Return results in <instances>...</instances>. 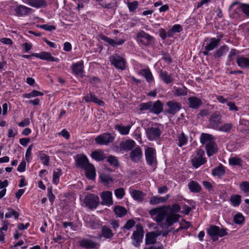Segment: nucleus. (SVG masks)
<instances>
[{"mask_svg":"<svg viewBox=\"0 0 249 249\" xmlns=\"http://www.w3.org/2000/svg\"><path fill=\"white\" fill-rule=\"evenodd\" d=\"M168 211V215L165 219V222L160 224V227L163 229H166L172 226L174 223L178 220L179 215L177 213L180 210L179 205L175 204L172 207L168 206L165 207Z\"/></svg>","mask_w":249,"mask_h":249,"instance_id":"f257e3e1","label":"nucleus"},{"mask_svg":"<svg viewBox=\"0 0 249 249\" xmlns=\"http://www.w3.org/2000/svg\"><path fill=\"white\" fill-rule=\"evenodd\" d=\"M162 125L158 123L155 124L151 127H147L145 129L147 139L151 141L160 139L162 133Z\"/></svg>","mask_w":249,"mask_h":249,"instance_id":"f03ea898","label":"nucleus"},{"mask_svg":"<svg viewBox=\"0 0 249 249\" xmlns=\"http://www.w3.org/2000/svg\"><path fill=\"white\" fill-rule=\"evenodd\" d=\"M149 213L151 216H156L153 219L155 221L158 223H160V224L165 218H167L168 215V211L166 210L165 206L159 207L154 208L149 211Z\"/></svg>","mask_w":249,"mask_h":249,"instance_id":"7ed1b4c3","label":"nucleus"},{"mask_svg":"<svg viewBox=\"0 0 249 249\" xmlns=\"http://www.w3.org/2000/svg\"><path fill=\"white\" fill-rule=\"evenodd\" d=\"M208 234L211 237L213 241H216L218 237H223L228 234L226 230L220 229L215 225H211L207 230Z\"/></svg>","mask_w":249,"mask_h":249,"instance_id":"20e7f679","label":"nucleus"},{"mask_svg":"<svg viewBox=\"0 0 249 249\" xmlns=\"http://www.w3.org/2000/svg\"><path fill=\"white\" fill-rule=\"evenodd\" d=\"M204 150L200 149H197L196 154L192 156L191 158V162L194 167L197 168L206 162L207 160L204 157Z\"/></svg>","mask_w":249,"mask_h":249,"instance_id":"39448f33","label":"nucleus"},{"mask_svg":"<svg viewBox=\"0 0 249 249\" xmlns=\"http://www.w3.org/2000/svg\"><path fill=\"white\" fill-rule=\"evenodd\" d=\"M220 39L215 38H211L209 41L205 40L204 44V50L202 52V53L204 55H208L209 54V52L214 50L220 43Z\"/></svg>","mask_w":249,"mask_h":249,"instance_id":"423d86ee","label":"nucleus"},{"mask_svg":"<svg viewBox=\"0 0 249 249\" xmlns=\"http://www.w3.org/2000/svg\"><path fill=\"white\" fill-rule=\"evenodd\" d=\"M32 56L50 62H58L59 61L58 58L54 57L51 55V54L50 53L46 52H42L39 53H35L32 55L23 54L21 55L22 57L25 58H30Z\"/></svg>","mask_w":249,"mask_h":249,"instance_id":"0eeeda50","label":"nucleus"},{"mask_svg":"<svg viewBox=\"0 0 249 249\" xmlns=\"http://www.w3.org/2000/svg\"><path fill=\"white\" fill-rule=\"evenodd\" d=\"M84 202L89 209L96 208L99 204V198L95 194H89L85 196Z\"/></svg>","mask_w":249,"mask_h":249,"instance_id":"6e6552de","label":"nucleus"},{"mask_svg":"<svg viewBox=\"0 0 249 249\" xmlns=\"http://www.w3.org/2000/svg\"><path fill=\"white\" fill-rule=\"evenodd\" d=\"M114 137L108 133H103L95 139V142L99 145H107L114 141Z\"/></svg>","mask_w":249,"mask_h":249,"instance_id":"1a4fd4ad","label":"nucleus"},{"mask_svg":"<svg viewBox=\"0 0 249 249\" xmlns=\"http://www.w3.org/2000/svg\"><path fill=\"white\" fill-rule=\"evenodd\" d=\"M143 237V231L142 228L141 226H137V230L133 232L131 236L132 244L136 247H139L140 243L142 241Z\"/></svg>","mask_w":249,"mask_h":249,"instance_id":"9d476101","label":"nucleus"},{"mask_svg":"<svg viewBox=\"0 0 249 249\" xmlns=\"http://www.w3.org/2000/svg\"><path fill=\"white\" fill-rule=\"evenodd\" d=\"M137 38L138 41L145 46L149 45L154 41L153 37L143 31L138 33Z\"/></svg>","mask_w":249,"mask_h":249,"instance_id":"9b49d317","label":"nucleus"},{"mask_svg":"<svg viewBox=\"0 0 249 249\" xmlns=\"http://www.w3.org/2000/svg\"><path fill=\"white\" fill-rule=\"evenodd\" d=\"M109 61L111 64L116 68L124 70L125 68L124 59L118 54H115L110 57Z\"/></svg>","mask_w":249,"mask_h":249,"instance_id":"f8f14e48","label":"nucleus"},{"mask_svg":"<svg viewBox=\"0 0 249 249\" xmlns=\"http://www.w3.org/2000/svg\"><path fill=\"white\" fill-rule=\"evenodd\" d=\"M156 151L152 147H148L145 150V159L146 162L149 165H152L156 162Z\"/></svg>","mask_w":249,"mask_h":249,"instance_id":"ddd939ff","label":"nucleus"},{"mask_svg":"<svg viewBox=\"0 0 249 249\" xmlns=\"http://www.w3.org/2000/svg\"><path fill=\"white\" fill-rule=\"evenodd\" d=\"M101 197L102 201L101 204L102 205H105L107 206L112 205L113 201L112 198V193L110 191H105L101 194Z\"/></svg>","mask_w":249,"mask_h":249,"instance_id":"4468645a","label":"nucleus"},{"mask_svg":"<svg viewBox=\"0 0 249 249\" xmlns=\"http://www.w3.org/2000/svg\"><path fill=\"white\" fill-rule=\"evenodd\" d=\"M76 164L81 168L85 170L92 164H90L89 160L85 155H79L76 157Z\"/></svg>","mask_w":249,"mask_h":249,"instance_id":"2eb2a0df","label":"nucleus"},{"mask_svg":"<svg viewBox=\"0 0 249 249\" xmlns=\"http://www.w3.org/2000/svg\"><path fill=\"white\" fill-rule=\"evenodd\" d=\"M142 152L141 148L138 146L133 150H131L130 153L129 157L131 160L133 162H138L142 158Z\"/></svg>","mask_w":249,"mask_h":249,"instance_id":"dca6fc26","label":"nucleus"},{"mask_svg":"<svg viewBox=\"0 0 249 249\" xmlns=\"http://www.w3.org/2000/svg\"><path fill=\"white\" fill-rule=\"evenodd\" d=\"M160 77L161 80L166 84L172 83L174 80V74L168 73V72L165 71H160Z\"/></svg>","mask_w":249,"mask_h":249,"instance_id":"f3484780","label":"nucleus"},{"mask_svg":"<svg viewBox=\"0 0 249 249\" xmlns=\"http://www.w3.org/2000/svg\"><path fill=\"white\" fill-rule=\"evenodd\" d=\"M81 247L86 249H97L99 247V244L94 242L89 239H83L79 242Z\"/></svg>","mask_w":249,"mask_h":249,"instance_id":"a211bd4d","label":"nucleus"},{"mask_svg":"<svg viewBox=\"0 0 249 249\" xmlns=\"http://www.w3.org/2000/svg\"><path fill=\"white\" fill-rule=\"evenodd\" d=\"M200 140L202 144L205 145V148L215 142L212 135L207 133H202Z\"/></svg>","mask_w":249,"mask_h":249,"instance_id":"6ab92c4d","label":"nucleus"},{"mask_svg":"<svg viewBox=\"0 0 249 249\" xmlns=\"http://www.w3.org/2000/svg\"><path fill=\"white\" fill-rule=\"evenodd\" d=\"M83 99L87 103L92 102L97 104L100 106H103L105 104V103L103 101L97 98L94 94L91 92L89 94L84 96Z\"/></svg>","mask_w":249,"mask_h":249,"instance_id":"aec40b11","label":"nucleus"},{"mask_svg":"<svg viewBox=\"0 0 249 249\" xmlns=\"http://www.w3.org/2000/svg\"><path fill=\"white\" fill-rule=\"evenodd\" d=\"M135 144V142L131 140L122 142L119 145L120 150L124 151H130L134 147Z\"/></svg>","mask_w":249,"mask_h":249,"instance_id":"412c9836","label":"nucleus"},{"mask_svg":"<svg viewBox=\"0 0 249 249\" xmlns=\"http://www.w3.org/2000/svg\"><path fill=\"white\" fill-rule=\"evenodd\" d=\"M15 11L18 16H23L31 13L32 9L24 5H19L15 8Z\"/></svg>","mask_w":249,"mask_h":249,"instance_id":"4be33fe9","label":"nucleus"},{"mask_svg":"<svg viewBox=\"0 0 249 249\" xmlns=\"http://www.w3.org/2000/svg\"><path fill=\"white\" fill-rule=\"evenodd\" d=\"M27 3L36 8L46 7L47 5V2L45 0H27Z\"/></svg>","mask_w":249,"mask_h":249,"instance_id":"5701e85b","label":"nucleus"},{"mask_svg":"<svg viewBox=\"0 0 249 249\" xmlns=\"http://www.w3.org/2000/svg\"><path fill=\"white\" fill-rule=\"evenodd\" d=\"M236 63L238 66L242 69L249 68V59L244 56H237Z\"/></svg>","mask_w":249,"mask_h":249,"instance_id":"b1692460","label":"nucleus"},{"mask_svg":"<svg viewBox=\"0 0 249 249\" xmlns=\"http://www.w3.org/2000/svg\"><path fill=\"white\" fill-rule=\"evenodd\" d=\"M167 105L169 107L167 112L171 114H175L180 108L179 104L173 101L168 102Z\"/></svg>","mask_w":249,"mask_h":249,"instance_id":"393cba45","label":"nucleus"},{"mask_svg":"<svg viewBox=\"0 0 249 249\" xmlns=\"http://www.w3.org/2000/svg\"><path fill=\"white\" fill-rule=\"evenodd\" d=\"M220 120L221 117L218 114H213L209 120L211 126L213 128H216L220 124Z\"/></svg>","mask_w":249,"mask_h":249,"instance_id":"a878e982","label":"nucleus"},{"mask_svg":"<svg viewBox=\"0 0 249 249\" xmlns=\"http://www.w3.org/2000/svg\"><path fill=\"white\" fill-rule=\"evenodd\" d=\"M131 126V125L124 126L121 124H117L114 126V128L115 130L118 131L121 135H126L129 133Z\"/></svg>","mask_w":249,"mask_h":249,"instance_id":"bb28decb","label":"nucleus"},{"mask_svg":"<svg viewBox=\"0 0 249 249\" xmlns=\"http://www.w3.org/2000/svg\"><path fill=\"white\" fill-rule=\"evenodd\" d=\"M101 39L107 42L112 46L115 47L117 45H122L124 42V40L122 39H116V40L110 38L106 36H103Z\"/></svg>","mask_w":249,"mask_h":249,"instance_id":"cd10ccee","label":"nucleus"},{"mask_svg":"<svg viewBox=\"0 0 249 249\" xmlns=\"http://www.w3.org/2000/svg\"><path fill=\"white\" fill-rule=\"evenodd\" d=\"M225 173L224 167L222 164L215 167L212 171V174L213 176H216L218 178H221L224 176Z\"/></svg>","mask_w":249,"mask_h":249,"instance_id":"c85d7f7f","label":"nucleus"},{"mask_svg":"<svg viewBox=\"0 0 249 249\" xmlns=\"http://www.w3.org/2000/svg\"><path fill=\"white\" fill-rule=\"evenodd\" d=\"M72 70L76 75L82 74L83 71V62L80 61L73 64L72 65Z\"/></svg>","mask_w":249,"mask_h":249,"instance_id":"c756f323","label":"nucleus"},{"mask_svg":"<svg viewBox=\"0 0 249 249\" xmlns=\"http://www.w3.org/2000/svg\"><path fill=\"white\" fill-rule=\"evenodd\" d=\"M139 74L144 76L147 82H151L153 80V76L149 69H142L139 72Z\"/></svg>","mask_w":249,"mask_h":249,"instance_id":"7c9ffc66","label":"nucleus"},{"mask_svg":"<svg viewBox=\"0 0 249 249\" xmlns=\"http://www.w3.org/2000/svg\"><path fill=\"white\" fill-rule=\"evenodd\" d=\"M162 105L160 101H157L155 103H152V106L151 107V112L158 114L162 110Z\"/></svg>","mask_w":249,"mask_h":249,"instance_id":"2f4dec72","label":"nucleus"},{"mask_svg":"<svg viewBox=\"0 0 249 249\" xmlns=\"http://www.w3.org/2000/svg\"><path fill=\"white\" fill-rule=\"evenodd\" d=\"M229 51V47L226 45H223L220 47L214 53L213 55L215 58L220 57Z\"/></svg>","mask_w":249,"mask_h":249,"instance_id":"473e14b6","label":"nucleus"},{"mask_svg":"<svg viewBox=\"0 0 249 249\" xmlns=\"http://www.w3.org/2000/svg\"><path fill=\"white\" fill-rule=\"evenodd\" d=\"M188 186L191 192L193 193H198L201 189L199 184L195 181H190Z\"/></svg>","mask_w":249,"mask_h":249,"instance_id":"72a5a7b5","label":"nucleus"},{"mask_svg":"<svg viewBox=\"0 0 249 249\" xmlns=\"http://www.w3.org/2000/svg\"><path fill=\"white\" fill-rule=\"evenodd\" d=\"M207 155L211 157L218 151L217 145L215 142L205 148Z\"/></svg>","mask_w":249,"mask_h":249,"instance_id":"f704fd0d","label":"nucleus"},{"mask_svg":"<svg viewBox=\"0 0 249 249\" xmlns=\"http://www.w3.org/2000/svg\"><path fill=\"white\" fill-rule=\"evenodd\" d=\"M114 212L118 216L122 217L126 214L127 210L124 207L118 205L114 207Z\"/></svg>","mask_w":249,"mask_h":249,"instance_id":"c9c22d12","label":"nucleus"},{"mask_svg":"<svg viewBox=\"0 0 249 249\" xmlns=\"http://www.w3.org/2000/svg\"><path fill=\"white\" fill-rule=\"evenodd\" d=\"M156 239L154 232H149L146 234L145 243L146 245L154 244L156 242Z\"/></svg>","mask_w":249,"mask_h":249,"instance_id":"e433bc0d","label":"nucleus"},{"mask_svg":"<svg viewBox=\"0 0 249 249\" xmlns=\"http://www.w3.org/2000/svg\"><path fill=\"white\" fill-rule=\"evenodd\" d=\"M230 201L232 206H238L241 202V196L239 195H233L231 196Z\"/></svg>","mask_w":249,"mask_h":249,"instance_id":"4c0bfd02","label":"nucleus"},{"mask_svg":"<svg viewBox=\"0 0 249 249\" xmlns=\"http://www.w3.org/2000/svg\"><path fill=\"white\" fill-rule=\"evenodd\" d=\"M91 156L93 159L97 161L103 160L106 158L104 152L102 151H94L91 153Z\"/></svg>","mask_w":249,"mask_h":249,"instance_id":"58836bf2","label":"nucleus"},{"mask_svg":"<svg viewBox=\"0 0 249 249\" xmlns=\"http://www.w3.org/2000/svg\"><path fill=\"white\" fill-rule=\"evenodd\" d=\"M102 235L105 238L110 239L113 236L114 234L109 228L104 226L102 229Z\"/></svg>","mask_w":249,"mask_h":249,"instance_id":"ea45409f","label":"nucleus"},{"mask_svg":"<svg viewBox=\"0 0 249 249\" xmlns=\"http://www.w3.org/2000/svg\"><path fill=\"white\" fill-rule=\"evenodd\" d=\"M145 194L142 191L138 190H133L131 193V196L136 200L142 201L143 200Z\"/></svg>","mask_w":249,"mask_h":249,"instance_id":"a19ab883","label":"nucleus"},{"mask_svg":"<svg viewBox=\"0 0 249 249\" xmlns=\"http://www.w3.org/2000/svg\"><path fill=\"white\" fill-rule=\"evenodd\" d=\"M188 100L190 102V107L197 108L201 104V101L196 97H190Z\"/></svg>","mask_w":249,"mask_h":249,"instance_id":"79ce46f5","label":"nucleus"},{"mask_svg":"<svg viewBox=\"0 0 249 249\" xmlns=\"http://www.w3.org/2000/svg\"><path fill=\"white\" fill-rule=\"evenodd\" d=\"M107 0H95L96 2H98L99 4L101 5L104 8L111 9L114 6V2L111 1L110 2H107Z\"/></svg>","mask_w":249,"mask_h":249,"instance_id":"37998d69","label":"nucleus"},{"mask_svg":"<svg viewBox=\"0 0 249 249\" xmlns=\"http://www.w3.org/2000/svg\"><path fill=\"white\" fill-rule=\"evenodd\" d=\"M85 170L86 171V176L89 179H93L95 176V168L93 165L89 166V167L86 169Z\"/></svg>","mask_w":249,"mask_h":249,"instance_id":"c03bdc74","label":"nucleus"},{"mask_svg":"<svg viewBox=\"0 0 249 249\" xmlns=\"http://www.w3.org/2000/svg\"><path fill=\"white\" fill-rule=\"evenodd\" d=\"M107 161L112 166L118 168L119 166V162L117 158L114 156L110 155L107 157Z\"/></svg>","mask_w":249,"mask_h":249,"instance_id":"a18cd8bd","label":"nucleus"},{"mask_svg":"<svg viewBox=\"0 0 249 249\" xmlns=\"http://www.w3.org/2000/svg\"><path fill=\"white\" fill-rule=\"evenodd\" d=\"M38 157L44 165L48 166L49 165L50 157L49 156L43 153L42 151H40L38 152Z\"/></svg>","mask_w":249,"mask_h":249,"instance_id":"49530a36","label":"nucleus"},{"mask_svg":"<svg viewBox=\"0 0 249 249\" xmlns=\"http://www.w3.org/2000/svg\"><path fill=\"white\" fill-rule=\"evenodd\" d=\"M62 175V171L60 169H56L53 172V182L57 185L59 182L60 176Z\"/></svg>","mask_w":249,"mask_h":249,"instance_id":"de8ad7c7","label":"nucleus"},{"mask_svg":"<svg viewBox=\"0 0 249 249\" xmlns=\"http://www.w3.org/2000/svg\"><path fill=\"white\" fill-rule=\"evenodd\" d=\"M245 217L241 213H237L233 217V222L236 224H242L244 223Z\"/></svg>","mask_w":249,"mask_h":249,"instance_id":"09e8293b","label":"nucleus"},{"mask_svg":"<svg viewBox=\"0 0 249 249\" xmlns=\"http://www.w3.org/2000/svg\"><path fill=\"white\" fill-rule=\"evenodd\" d=\"M174 94L178 96H182L186 94V88L185 87L182 88L174 87Z\"/></svg>","mask_w":249,"mask_h":249,"instance_id":"8fccbe9b","label":"nucleus"},{"mask_svg":"<svg viewBox=\"0 0 249 249\" xmlns=\"http://www.w3.org/2000/svg\"><path fill=\"white\" fill-rule=\"evenodd\" d=\"M8 212L5 214V217L7 218H10L11 216H14L15 219H18L19 214L15 210L12 208L8 209Z\"/></svg>","mask_w":249,"mask_h":249,"instance_id":"3c124183","label":"nucleus"},{"mask_svg":"<svg viewBox=\"0 0 249 249\" xmlns=\"http://www.w3.org/2000/svg\"><path fill=\"white\" fill-rule=\"evenodd\" d=\"M152 106V102H149L147 103H143L141 104L139 107V110L141 111H143L145 110H150L151 111V107Z\"/></svg>","mask_w":249,"mask_h":249,"instance_id":"603ef678","label":"nucleus"},{"mask_svg":"<svg viewBox=\"0 0 249 249\" xmlns=\"http://www.w3.org/2000/svg\"><path fill=\"white\" fill-rule=\"evenodd\" d=\"M232 127V124L231 123L224 124L218 128V130L225 132H229Z\"/></svg>","mask_w":249,"mask_h":249,"instance_id":"864d4df0","label":"nucleus"},{"mask_svg":"<svg viewBox=\"0 0 249 249\" xmlns=\"http://www.w3.org/2000/svg\"><path fill=\"white\" fill-rule=\"evenodd\" d=\"M178 145L181 147L186 144L187 139L184 133H181L178 137Z\"/></svg>","mask_w":249,"mask_h":249,"instance_id":"5fc2aeb1","label":"nucleus"},{"mask_svg":"<svg viewBox=\"0 0 249 249\" xmlns=\"http://www.w3.org/2000/svg\"><path fill=\"white\" fill-rule=\"evenodd\" d=\"M114 193L116 196L119 199H122L125 194L124 190L122 188L116 189L114 191Z\"/></svg>","mask_w":249,"mask_h":249,"instance_id":"6e6d98bb","label":"nucleus"},{"mask_svg":"<svg viewBox=\"0 0 249 249\" xmlns=\"http://www.w3.org/2000/svg\"><path fill=\"white\" fill-rule=\"evenodd\" d=\"M240 189L244 193H248L249 192V183L247 181L243 182L240 185Z\"/></svg>","mask_w":249,"mask_h":249,"instance_id":"4d7b16f0","label":"nucleus"},{"mask_svg":"<svg viewBox=\"0 0 249 249\" xmlns=\"http://www.w3.org/2000/svg\"><path fill=\"white\" fill-rule=\"evenodd\" d=\"M240 8L243 12L249 17V4L246 3H241Z\"/></svg>","mask_w":249,"mask_h":249,"instance_id":"13d9d810","label":"nucleus"},{"mask_svg":"<svg viewBox=\"0 0 249 249\" xmlns=\"http://www.w3.org/2000/svg\"><path fill=\"white\" fill-rule=\"evenodd\" d=\"M229 163L232 165H240L241 164V160L236 157H232L229 160Z\"/></svg>","mask_w":249,"mask_h":249,"instance_id":"bf43d9fd","label":"nucleus"},{"mask_svg":"<svg viewBox=\"0 0 249 249\" xmlns=\"http://www.w3.org/2000/svg\"><path fill=\"white\" fill-rule=\"evenodd\" d=\"M138 2L137 1H134L133 2L128 3V7L130 12L134 11L138 6Z\"/></svg>","mask_w":249,"mask_h":249,"instance_id":"052dcab7","label":"nucleus"},{"mask_svg":"<svg viewBox=\"0 0 249 249\" xmlns=\"http://www.w3.org/2000/svg\"><path fill=\"white\" fill-rule=\"evenodd\" d=\"M53 240L55 243H57L58 244H62L65 242V239L63 237H62L60 235H58L56 233V236L53 234Z\"/></svg>","mask_w":249,"mask_h":249,"instance_id":"680f3d73","label":"nucleus"},{"mask_svg":"<svg viewBox=\"0 0 249 249\" xmlns=\"http://www.w3.org/2000/svg\"><path fill=\"white\" fill-rule=\"evenodd\" d=\"M38 27H39V28H42L46 31H51L54 30L56 29L55 26L53 25H49L47 24H44V25H38Z\"/></svg>","mask_w":249,"mask_h":249,"instance_id":"e2e57ef3","label":"nucleus"},{"mask_svg":"<svg viewBox=\"0 0 249 249\" xmlns=\"http://www.w3.org/2000/svg\"><path fill=\"white\" fill-rule=\"evenodd\" d=\"M47 191H48V197L49 198V199L50 201V202H51L52 203L53 202V201L54 200L55 196H54V195L53 193L52 187H48L47 188Z\"/></svg>","mask_w":249,"mask_h":249,"instance_id":"0e129e2a","label":"nucleus"},{"mask_svg":"<svg viewBox=\"0 0 249 249\" xmlns=\"http://www.w3.org/2000/svg\"><path fill=\"white\" fill-rule=\"evenodd\" d=\"M135 221L132 219H130L127 221L126 223L125 224L124 228L127 230H130L135 225Z\"/></svg>","mask_w":249,"mask_h":249,"instance_id":"69168bd1","label":"nucleus"},{"mask_svg":"<svg viewBox=\"0 0 249 249\" xmlns=\"http://www.w3.org/2000/svg\"><path fill=\"white\" fill-rule=\"evenodd\" d=\"M188 214L193 209H195L196 202L193 200H188Z\"/></svg>","mask_w":249,"mask_h":249,"instance_id":"338daca9","label":"nucleus"},{"mask_svg":"<svg viewBox=\"0 0 249 249\" xmlns=\"http://www.w3.org/2000/svg\"><path fill=\"white\" fill-rule=\"evenodd\" d=\"M26 164L25 161L23 160L19 164L17 169L18 171L20 172H24L25 170Z\"/></svg>","mask_w":249,"mask_h":249,"instance_id":"774afa93","label":"nucleus"}]
</instances>
